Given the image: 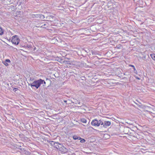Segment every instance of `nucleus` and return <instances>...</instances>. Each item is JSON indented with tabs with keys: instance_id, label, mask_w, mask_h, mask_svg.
Listing matches in <instances>:
<instances>
[{
	"instance_id": "1",
	"label": "nucleus",
	"mask_w": 155,
	"mask_h": 155,
	"mask_svg": "<svg viewBox=\"0 0 155 155\" xmlns=\"http://www.w3.org/2000/svg\"><path fill=\"white\" fill-rule=\"evenodd\" d=\"M43 84V86L45 85L46 82L44 80L41 79L35 80L32 83L28 84L29 85H30L32 88L35 87L36 89H38L41 84Z\"/></svg>"
},
{
	"instance_id": "2",
	"label": "nucleus",
	"mask_w": 155,
	"mask_h": 155,
	"mask_svg": "<svg viewBox=\"0 0 155 155\" xmlns=\"http://www.w3.org/2000/svg\"><path fill=\"white\" fill-rule=\"evenodd\" d=\"M103 122L101 120L99 121L96 119H95L92 120L91 122V124L92 125L94 126H99L100 125H102Z\"/></svg>"
},
{
	"instance_id": "3",
	"label": "nucleus",
	"mask_w": 155,
	"mask_h": 155,
	"mask_svg": "<svg viewBox=\"0 0 155 155\" xmlns=\"http://www.w3.org/2000/svg\"><path fill=\"white\" fill-rule=\"evenodd\" d=\"M19 39L18 38L17 36H13L12 37L11 42L13 44L15 45H18L19 42Z\"/></svg>"
},
{
	"instance_id": "4",
	"label": "nucleus",
	"mask_w": 155,
	"mask_h": 155,
	"mask_svg": "<svg viewBox=\"0 0 155 155\" xmlns=\"http://www.w3.org/2000/svg\"><path fill=\"white\" fill-rule=\"evenodd\" d=\"M59 150L61 153H64L68 152V150L61 144H59V147H58Z\"/></svg>"
},
{
	"instance_id": "5",
	"label": "nucleus",
	"mask_w": 155,
	"mask_h": 155,
	"mask_svg": "<svg viewBox=\"0 0 155 155\" xmlns=\"http://www.w3.org/2000/svg\"><path fill=\"white\" fill-rule=\"evenodd\" d=\"M111 124V122L109 121H104L103 122V124L102 125V127H104V128H107L108 127L110 126Z\"/></svg>"
},
{
	"instance_id": "6",
	"label": "nucleus",
	"mask_w": 155,
	"mask_h": 155,
	"mask_svg": "<svg viewBox=\"0 0 155 155\" xmlns=\"http://www.w3.org/2000/svg\"><path fill=\"white\" fill-rule=\"evenodd\" d=\"M34 17L36 18H39L41 19H43L45 18V16L44 15H41V14H39V15H34Z\"/></svg>"
},
{
	"instance_id": "7",
	"label": "nucleus",
	"mask_w": 155,
	"mask_h": 155,
	"mask_svg": "<svg viewBox=\"0 0 155 155\" xmlns=\"http://www.w3.org/2000/svg\"><path fill=\"white\" fill-rule=\"evenodd\" d=\"M10 62L11 61L10 60L8 59H6L5 61H2V63L5 66H7L8 65V63H10Z\"/></svg>"
},
{
	"instance_id": "8",
	"label": "nucleus",
	"mask_w": 155,
	"mask_h": 155,
	"mask_svg": "<svg viewBox=\"0 0 155 155\" xmlns=\"http://www.w3.org/2000/svg\"><path fill=\"white\" fill-rule=\"evenodd\" d=\"M15 147H16V148L20 149L21 151L24 150V152L25 153L27 154V153H28V152H27V151L24 150V149H22V148H21V146H19L17 145H16Z\"/></svg>"
},
{
	"instance_id": "9",
	"label": "nucleus",
	"mask_w": 155,
	"mask_h": 155,
	"mask_svg": "<svg viewBox=\"0 0 155 155\" xmlns=\"http://www.w3.org/2000/svg\"><path fill=\"white\" fill-rule=\"evenodd\" d=\"M59 144H61L59 143L58 142H55V144L54 145L53 147L56 148L57 149H58V147H59Z\"/></svg>"
},
{
	"instance_id": "10",
	"label": "nucleus",
	"mask_w": 155,
	"mask_h": 155,
	"mask_svg": "<svg viewBox=\"0 0 155 155\" xmlns=\"http://www.w3.org/2000/svg\"><path fill=\"white\" fill-rule=\"evenodd\" d=\"M73 138L74 140H76L77 139H79L80 140L81 139V138L80 137H78L77 136L74 135L73 136Z\"/></svg>"
},
{
	"instance_id": "11",
	"label": "nucleus",
	"mask_w": 155,
	"mask_h": 155,
	"mask_svg": "<svg viewBox=\"0 0 155 155\" xmlns=\"http://www.w3.org/2000/svg\"><path fill=\"white\" fill-rule=\"evenodd\" d=\"M81 121L82 122L84 123H86L87 122L86 120L84 118H81Z\"/></svg>"
},
{
	"instance_id": "12",
	"label": "nucleus",
	"mask_w": 155,
	"mask_h": 155,
	"mask_svg": "<svg viewBox=\"0 0 155 155\" xmlns=\"http://www.w3.org/2000/svg\"><path fill=\"white\" fill-rule=\"evenodd\" d=\"M49 143L51 145V146H54V145L55 144V143L53 141H49Z\"/></svg>"
},
{
	"instance_id": "13",
	"label": "nucleus",
	"mask_w": 155,
	"mask_h": 155,
	"mask_svg": "<svg viewBox=\"0 0 155 155\" xmlns=\"http://www.w3.org/2000/svg\"><path fill=\"white\" fill-rule=\"evenodd\" d=\"M3 34V31L2 27L0 26V35H2Z\"/></svg>"
},
{
	"instance_id": "14",
	"label": "nucleus",
	"mask_w": 155,
	"mask_h": 155,
	"mask_svg": "<svg viewBox=\"0 0 155 155\" xmlns=\"http://www.w3.org/2000/svg\"><path fill=\"white\" fill-rule=\"evenodd\" d=\"M150 56L153 60L155 61V54H151Z\"/></svg>"
},
{
	"instance_id": "15",
	"label": "nucleus",
	"mask_w": 155,
	"mask_h": 155,
	"mask_svg": "<svg viewBox=\"0 0 155 155\" xmlns=\"http://www.w3.org/2000/svg\"><path fill=\"white\" fill-rule=\"evenodd\" d=\"M78 104L80 106L79 107H81L84 105V104L83 103H82L80 102H79L78 103Z\"/></svg>"
},
{
	"instance_id": "16",
	"label": "nucleus",
	"mask_w": 155,
	"mask_h": 155,
	"mask_svg": "<svg viewBox=\"0 0 155 155\" xmlns=\"http://www.w3.org/2000/svg\"><path fill=\"white\" fill-rule=\"evenodd\" d=\"M85 141V140L84 139H81L80 140V142L81 143H84Z\"/></svg>"
},
{
	"instance_id": "17",
	"label": "nucleus",
	"mask_w": 155,
	"mask_h": 155,
	"mask_svg": "<svg viewBox=\"0 0 155 155\" xmlns=\"http://www.w3.org/2000/svg\"><path fill=\"white\" fill-rule=\"evenodd\" d=\"M18 88H14L13 89V91H14V92H16L17 90H18Z\"/></svg>"
},
{
	"instance_id": "18",
	"label": "nucleus",
	"mask_w": 155,
	"mask_h": 155,
	"mask_svg": "<svg viewBox=\"0 0 155 155\" xmlns=\"http://www.w3.org/2000/svg\"><path fill=\"white\" fill-rule=\"evenodd\" d=\"M129 66L132 67L133 68H134V66L133 65H129Z\"/></svg>"
},
{
	"instance_id": "19",
	"label": "nucleus",
	"mask_w": 155,
	"mask_h": 155,
	"mask_svg": "<svg viewBox=\"0 0 155 155\" xmlns=\"http://www.w3.org/2000/svg\"><path fill=\"white\" fill-rule=\"evenodd\" d=\"M46 25V24H45L43 25H42V27H43V28H44V26H45Z\"/></svg>"
},
{
	"instance_id": "20",
	"label": "nucleus",
	"mask_w": 155,
	"mask_h": 155,
	"mask_svg": "<svg viewBox=\"0 0 155 155\" xmlns=\"http://www.w3.org/2000/svg\"><path fill=\"white\" fill-rule=\"evenodd\" d=\"M64 103H67V101H66V100H64Z\"/></svg>"
},
{
	"instance_id": "21",
	"label": "nucleus",
	"mask_w": 155,
	"mask_h": 155,
	"mask_svg": "<svg viewBox=\"0 0 155 155\" xmlns=\"http://www.w3.org/2000/svg\"><path fill=\"white\" fill-rule=\"evenodd\" d=\"M134 68V70H136V69H135V67H134V68Z\"/></svg>"
},
{
	"instance_id": "22",
	"label": "nucleus",
	"mask_w": 155,
	"mask_h": 155,
	"mask_svg": "<svg viewBox=\"0 0 155 155\" xmlns=\"http://www.w3.org/2000/svg\"><path fill=\"white\" fill-rule=\"evenodd\" d=\"M137 78V79H139H139H140V78Z\"/></svg>"
},
{
	"instance_id": "23",
	"label": "nucleus",
	"mask_w": 155,
	"mask_h": 155,
	"mask_svg": "<svg viewBox=\"0 0 155 155\" xmlns=\"http://www.w3.org/2000/svg\"><path fill=\"white\" fill-rule=\"evenodd\" d=\"M30 80L31 81V78H30Z\"/></svg>"
}]
</instances>
